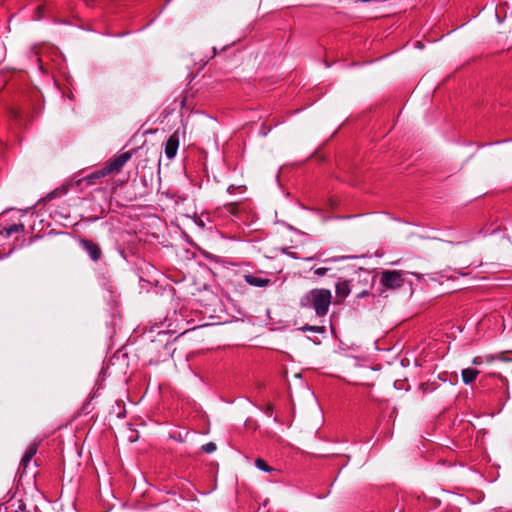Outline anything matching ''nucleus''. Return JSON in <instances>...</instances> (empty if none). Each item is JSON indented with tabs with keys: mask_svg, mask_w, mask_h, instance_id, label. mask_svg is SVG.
<instances>
[{
	"mask_svg": "<svg viewBox=\"0 0 512 512\" xmlns=\"http://www.w3.org/2000/svg\"><path fill=\"white\" fill-rule=\"evenodd\" d=\"M332 301V293L328 289L315 288L304 294L300 299L303 308L313 309L318 317H324Z\"/></svg>",
	"mask_w": 512,
	"mask_h": 512,
	"instance_id": "obj_1",
	"label": "nucleus"
},
{
	"mask_svg": "<svg viewBox=\"0 0 512 512\" xmlns=\"http://www.w3.org/2000/svg\"><path fill=\"white\" fill-rule=\"evenodd\" d=\"M380 283L386 289H398L404 284V273L398 270H385L380 275Z\"/></svg>",
	"mask_w": 512,
	"mask_h": 512,
	"instance_id": "obj_2",
	"label": "nucleus"
},
{
	"mask_svg": "<svg viewBox=\"0 0 512 512\" xmlns=\"http://www.w3.org/2000/svg\"><path fill=\"white\" fill-rule=\"evenodd\" d=\"M131 156V152H124L115 156L113 159L106 163L104 167L105 171L108 175L118 173L123 168V166L130 160Z\"/></svg>",
	"mask_w": 512,
	"mask_h": 512,
	"instance_id": "obj_3",
	"label": "nucleus"
},
{
	"mask_svg": "<svg viewBox=\"0 0 512 512\" xmlns=\"http://www.w3.org/2000/svg\"><path fill=\"white\" fill-rule=\"evenodd\" d=\"M179 135L178 132H174L165 143V155L169 160L175 158L179 148Z\"/></svg>",
	"mask_w": 512,
	"mask_h": 512,
	"instance_id": "obj_4",
	"label": "nucleus"
},
{
	"mask_svg": "<svg viewBox=\"0 0 512 512\" xmlns=\"http://www.w3.org/2000/svg\"><path fill=\"white\" fill-rule=\"evenodd\" d=\"M107 175L108 174L103 167L102 169L96 170V171L88 174L87 176L78 179L77 185L78 186H81L82 184H85L86 186L95 185L101 178H103Z\"/></svg>",
	"mask_w": 512,
	"mask_h": 512,
	"instance_id": "obj_5",
	"label": "nucleus"
},
{
	"mask_svg": "<svg viewBox=\"0 0 512 512\" xmlns=\"http://www.w3.org/2000/svg\"><path fill=\"white\" fill-rule=\"evenodd\" d=\"M81 247L89 254L90 258L93 261H98L101 258V249L100 247L91 240L81 239L80 240Z\"/></svg>",
	"mask_w": 512,
	"mask_h": 512,
	"instance_id": "obj_6",
	"label": "nucleus"
},
{
	"mask_svg": "<svg viewBox=\"0 0 512 512\" xmlns=\"http://www.w3.org/2000/svg\"><path fill=\"white\" fill-rule=\"evenodd\" d=\"M37 449H38V447H37L36 443H32L27 447V449L21 459L20 467H19L20 469L23 470V472L25 471L26 467L28 466L29 462L32 460L34 455L37 453Z\"/></svg>",
	"mask_w": 512,
	"mask_h": 512,
	"instance_id": "obj_7",
	"label": "nucleus"
},
{
	"mask_svg": "<svg viewBox=\"0 0 512 512\" xmlns=\"http://www.w3.org/2000/svg\"><path fill=\"white\" fill-rule=\"evenodd\" d=\"M244 280L247 284L255 287H265L271 282L268 278H263L254 274H245Z\"/></svg>",
	"mask_w": 512,
	"mask_h": 512,
	"instance_id": "obj_8",
	"label": "nucleus"
},
{
	"mask_svg": "<svg viewBox=\"0 0 512 512\" xmlns=\"http://www.w3.org/2000/svg\"><path fill=\"white\" fill-rule=\"evenodd\" d=\"M479 371L474 368H465L462 370V380L468 385L471 384L478 376Z\"/></svg>",
	"mask_w": 512,
	"mask_h": 512,
	"instance_id": "obj_9",
	"label": "nucleus"
},
{
	"mask_svg": "<svg viewBox=\"0 0 512 512\" xmlns=\"http://www.w3.org/2000/svg\"><path fill=\"white\" fill-rule=\"evenodd\" d=\"M24 230L23 224H12L9 227L5 228V232L7 236H11L12 234L22 232Z\"/></svg>",
	"mask_w": 512,
	"mask_h": 512,
	"instance_id": "obj_10",
	"label": "nucleus"
},
{
	"mask_svg": "<svg viewBox=\"0 0 512 512\" xmlns=\"http://www.w3.org/2000/svg\"><path fill=\"white\" fill-rule=\"evenodd\" d=\"M255 466L264 472H272L274 469L270 467L262 458H257L255 460Z\"/></svg>",
	"mask_w": 512,
	"mask_h": 512,
	"instance_id": "obj_11",
	"label": "nucleus"
},
{
	"mask_svg": "<svg viewBox=\"0 0 512 512\" xmlns=\"http://www.w3.org/2000/svg\"><path fill=\"white\" fill-rule=\"evenodd\" d=\"M336 293L339 296L346 297L349 294V288L346 283H338L336 285Z\"/></svg>",
	"mask_w": 512,
	"mask_h": 512,
	"instance_id": "obj_12",
	"label": "nucleus"
},
{
	"mask_svg": "<svg viewBox=\"0 0 512 512\" xmlns=\"http://www.w3.org/2000/svg\"><path fill=\"white\" fill-rule=\"evenodd\" d=\"M299 330L303 332H315V333H322L324 332V327L322 326H312V325H304L299 328Z\"/></svg>",
	"mask_w": 512,
	"mask_h": 512,
	"instance_id": "obj_13",
	"label": "nucleus"
},
{
	"mask_svg": "<svg viewBox=\"0 0 512 512\" xmlns=\"http://www.w3.org/2000/svg\"><path fill=\"white\" fill-rule=\"evenodd\" d=\"M202 449L205 453H212L216 450V444L213 442H209L202 446Z\"/></svg>",
	"mask_w": 512,
	"mask_h": 512,
	"instance_id": "obj_14",
	"label": "nucleus"
},
{
	"mask_svg": "<svg viewBox=\"0 0 512 512\" xmlns=\"http://www.w3.org/2000/svg\"><path fill=\"white\" fill-rule=\"evenodd\" d=\"M329 270H330L329 267H319V268L314 269V273L317 276L322 277V276L326 275Z\"/></svg>",
	"mask_w": 512,
	"mask_h": 512,
	"instance_id": "obj_15",
	"label": "nucleus"
},
{
	"mask_svg": "<svg viewBox=\"0 0 512 512\" xmlns=\"http://www.w3.org/2000/svg\"><path fill=\"white\" fill-rule=\"evenodd\" d=\"M347 258H348L347 256H335V257H332V258H327L323 262L324 263L338 262V261H341V260H344V259H347Z\"/></svg>",
	"mask_w": 512,
	"mask_h": 512,
	"instance_id": "obj_16",
	"label": "nucleus"
},
{
	"mask_svg": "<svg viewBox=\"0 0 512 512\" xmlns=\"http://www.w3.org/2000/svg\"><path fill=\"white\" fill-rule=\"evenodd\" d=\"M480 363H481V361H480V358H479V357H475V358L473 359V364H475V365H479Z\"/></svg>",
	"mask_w": 512,
	"mask_h": 512,
	"instance_id": "obj_17",
	"label": "nucleus"
},
{
	"mask_svg": "<svg viewBox=\"0 0 512 512\" xmlns=\"http://www.w3.org/2000/svg\"><path fill=\"white\" fill-rule=\"evenodd\" d=\"M494 359H495V357H494V356H487V361H492V360H494Z\"/></svg>",
	"mask_w": 512,
	"mask_h": 512,
	"instance_id": "obj_18",
	"label": "nucleus"
},
{
	"mask_svg": "<svg viewBox=\"0 0 512 512\" xmlns=\"http://www.w3.org/2000/svg\"><path fill=\"white\" fill-rule=\"evenodd\" d=\"M234 208H235V207H234L233 205H231V209H230L229 211H230V212H232V213H234Z\"/></svg>",
	"mask_w": 512,
	"mask_h": 512,
	"instance_id": "obj_19",
	"label": "nucleus"
},
{
	"mask_svg": "<svg viewBox=\"0 0 512 512\" xmlns=\"http://www.w3.org/2000/svg\"><path fill=\"white\" fill-rule=\"evenodd\" d=\"M66 191H67L66 188L63 187L62 188V193H66Z\"/></svg>",
	"mask_w": 512,
	"mask_h": 512,
	"instance_id": "obj_20",
	"label": "nucleus"
}]
</instances>
